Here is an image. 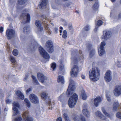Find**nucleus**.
Segmentation results:
<instances>
[{"mask_svg":"<svg viewBox=\"0 0 121 121\" xmlns=\"http://www.w3.org/2000/svg\"><path fill=\"white\" fill-rule=\"evenodd\" d=\"M100 75V71L96 67L92 68L89 72L90 78L92 81L95 82L98 80L99 78Z\"/></svg>","mask_w":121,"mask_h":121,"instance_id":"f257e3e1","label":"nucleus"},{"mask_svg":"<svg viewBox=\"0 0 121 121\" xmlns=\"http://www.w3.org/2000/svg\"><path fill=\"white\" fill-rule=\"evenodd\" d=\"M82 51L79 50L78 53H76L75 51H73L72 52L71 60L73 61V63H75L77 60H82L84 59Z\"/></svg>","mask_w":121,"mask_h":121,"instance_id":"f03ea898","label":"nucleus"},{"mask_svg":"<svg viewBox=\"0 0 121 121\" xmlns=\"http://www.w3.org/2000/svg\"><path fill=\"white\" fill-rule=\"evenodd\" d=\"M78 98L77 95L74 94L71 96L68 101V104L70 108H73L75 105Z\"/></svg>","mask_w":121,"mask_h":121,"instance_id":"7ed1b4c3","label":"nucleus"},{"mask_svg":"<svg viewBox=\"0 0 121 121\" xmlns=\"http://www.w3.org/2000/svg\"><path fill=\"white\" fill-rule=\"evenodd\" d=\"M79 72L78 67L76 65H74L71 70V75L73 77H78Z\"/></svg>","mask_w":121,"mask_h":121,"instance_id":"20e7f679","label":"nucleus"},{"mask_svg":"<svg viewBox=\"0 0 121 121\" xmlns=\"http://www.w3.org/2000/svg\"><path fill=\"white\" fill-rule=\"evenodd\" d=\"M37 75L38 78L42 83L48 82L49 79L45 76L42 73H38Z\"/></svg>","mask_w":121,"mask_h":121,"instance_id":"39448f33","label":"nucleus"},{"mask_svg":"<svg viewBox=\"0 0 121 121\" xmlns=\"http://www.w3.org/2000/svg\"><path fill=\"white\" fill-rule=\"evenodd\" d=\"M46 46L47 48V51L51 53L54 51L53 44L51 40H49L46 42Z\"/></svg>","mask_w":121,"mask_h":121,"instance_id":"423d86ee","label":"nucleus"},{"mask_svg":"<svg viewBox=\"0 0 121 121\" xmlns=\"http://www.w3.org/2000/svg\"><path fill=\"white\" fill-rule=\"evenodd\" d=\"M29 98L30 101L32 103L34 104H37L39 103V101L38 98L34 94H30Z\"/></svg>","mask_w":121,"mask_h":121,"instance_id":"0eeeda50","label":"nucleus"},{"mask_svg":"<svg viewBox=\"0 0 121 121\" xmlns=\"http://www.w3.org/2000/svg\"><path fill=\"white\" fill-rule=\"evenodd\" d=\"M105 45L104 42H102L99 48L98 49V52L99 55L101 56L105 53V51L104 49V47Z\"/></svg>","mask_w":121,"mask_h":121,"instance_id":"6e6552de","label":"nucleus"},{"mask_svg":"<svg viewBox=\"0 0 121 121\" xmlns=\"http://www.w3.org/2000/svg\"><path fill=\"white\" fill-rule=\"evenodd\" d=\"M39 50L41 55L44 58L47 59V61L50 58L48 54L41 47L39 48Z\"/></svg>","mask_w":121,"mask_h":121,"instance_id":"1a4fd4ad","label":"nucleus"},{"mask_svg":"<svg viewBox=\"0 0 121 121\" xmlns=\"http://www.w3.org/2000/svg\"><path fill=\"white\" fill-rule=\"evenodd\" d=\"M104 78L106 82H109L112 80V76L111 71L108 70L106 72L104 76Z\"/></svg>","mask_w":121,"mask_h":121,"instance_id":"9d476101","label":"nucleus"},{"mask_svg":"<svg viewBox=\"0 0 121 121\" xmlns=\"http://www.w3.org/2000/svg\"><path fill=\"white\" fill-rule=\"evenodd\" d=\"M15 31L12 29L7 30L6 31V34L7 38L9 39L14 36Z\"/></svg>","mask_w":121,"mask_h":121,"instance_id":"9b49d317","label":"nucleus"},{"mask_svg":"<svg viewBox=\"0 0 121 121\" xmlns=\"http://www.w3.org/2000/svg\"><path fill=\"white\" fill-rule=\"evenodd\" d=\"M111 36V32L109 31H104L101 38L104 40H107L110 38Z\"/></svg>","mask_w":121,"mask_h":121,"instance_id":"f8f14e48","label":"nucleus"},{"mask_svg":"<svg viewBox=\"0 0 121 121\" xmlns=\"http://www.w3.org/2000/svg\"><path fill=\"white\" fill-rule=\"evenodd\" d=\"M13 115L15 116L19 113V112L17 108H16L17 107V108H19V105L17 103L14 102L13 103Z\"/></svg>","mask_w":121,"mask_h":121,"instance_id":"ddd939ff","label":"nucleus"},{"mask_svg":"<svg viewBox=\"0 0 121 121\" xmlns=\"http://www.w3.org/2000/svg\"><path fill=\"white\" fill-rule=\"evenodd\" d=\"M114 94L116 96H118L121 94V86H116L114 91Z\"/></svg>","mask_w":121,"mask_h":121,"instance_id":"4468645a","label":"nucleus"},{"mask_svg":"<svg viewBox=\"0 0 121 121\" xmlns=\"http://www.w3.org/2000/svg\"><path fill=\"white\" fill-rule=\"evenodd\" d=\"M28 114L29 112L26 111L23 114L22 116L24 121H32V118L29 116Z\"/></svg>","mask_w":121,"mask_h":121,"instance_id":"2eb2a0df","label":"nucleus"},{"mask_svg":"<svg viewBox=\"0 0 121 121\" xmlns=\"http://www.w3.org/2000/svg\"><path fill=\"white\" fill-rule=\"evenodd\" d=\"M41 2L39 3V8L43 9L46 8L48 0H41Z\"/></svg>","mask_w":121,"mask_h":121,"instance_id":"dca6fc26","label":"nucleus"},{"mask_svg":"<svg viewBox=\"0 0 121 121\" xmlns=\"http://www.w3.org/2000/svg\"><path fill=\"white\" fill-rule=\"evenodd\" d=\"M35 24L37 26V31L36 32H41L43 30V27L41 26L40 22L38 20L35 21Z\"/></svg>","mask_w":121,"mask_h":121,"instance_id":"f3484780","label":"nucleus"},{"mask_svg":"<svg viewBox=\"0 0 121 121\" xmlns=\"http://www.w3.org/2000/svg\"><path fill=\"white\" fill-rule=\"evenodd\" d=\"M21 17H25L26 18L25 20V21H23L22 23H25L27 22H29L30 20V15L29 14H27L26 16V15L25 13H23L22 14Z\"/></svg>","mask_w":121,"mask_h":121,"instance_id":"a211bd4d","label":"nucleus"},{"mask_svg":"<svg viewBox=\"0 0 121 121\" xmlns=\"http://www.w3.org/2000/svg\"><path fill=\"white\" fill-rule=\"evenodd\" d=\"M74 121H86L85 118L82 115L76 116L73 118Z\"/></svg>","mask_w":121,"mask_h":121,"instance_id":"6ab92c4d","label":"nucleus"},{"mask_svg":"<svg viewBox=\"0 0 121 121\" xmlns=\"http://www.w3.org/2000/svg\"><path fill=\"white\" fill-rule=\"evenodd\" d=\"M102 101V99L100 97H97L94 99V104L95 106L96 107L98 106L99 103Z\"/></svg>","mask_w":121,"mask_h":121,"instance_id":"aec40b11","label":"nucleus"},{"mask_svg":"<svg viewBox=\"0 0 121 121\" xmlns=\"http://www.w3.org/2000/svg\"><path fill=\"white\" fill-rule=\"evenodd\" d=\"M82 112L83 114L86 116L88 117L89 116V112L86 108V106L84 105L83 106Z\"/></svg>","mask_w":121,"mask_h":121,"instance_id":"412c9836","label":"nucleus"},{"mask_svg":"<svg viewBox=\"0 0 121 121\" xmlns=\"http://www.w3.org/2000/svg\"><path fill=\"white\" fill-rule=\"evenodd\" d=\"M75 89L74 87H68L67 91V94L69 96H70L73 94L74 92V91Z\"/></svg>","mask_w":121,"mask_h":121,"instance_id":"4be33fe9","label":"nucleus"},{"mask_svg":"<svg viewBox=\"0 0 121 121\" xmlns=\"http://www.w3.org/2000/svg\"><path fill=\"white\" fill-rule=\"evenodd\" d=\"M95 114L96 116L100 117L101 120H104L105 119V117L99 111H98L96 112L95 113Z\"/></svg>","mask_w":121,"mask_h":121,"instance_id":"5701e85b","label":"nucleus"},{"mask_svg":"<svg viewBox=\"0 0 121 121\" xmlns=\"http://www.w3.org/2000/svg\"><path fill=\"white\" fill-rule=\"evenodd\" d=\"M41 96L42 99L44 100L49 98L48 93L45 92H42L41 94Z\"/></svg>","mask_w":121,"mask_h":121,"instance_id":"b1692460","label":"nucleus"},{"mask_svg":"<svg viewBox=\"0 0 121 121\" xmlns=\"http://www.w3.org/2000/svg\"><path fill=\"white\" fill-rule=\"evenodd\" d=\"M18 98L22 100L24 99V96L22 93L19 91H17L16 92Z\"/></svg>","mask_w":121,"mask_h":121,"instance_id":"393cba45","label":"nucleus"},{"mask_svg":"<svg viewBox=\"0 0 121 121\" xmlns=\"http://www.w3.org/2000/svg\"><path fill=\"white\" fill-rule=\"evenodd\" d=\"M99 5L98 2L96 1L95 2L94 4L92 6V8L95 11L97 10L99 7Z\"/></svg>","mask_w":121,"mask_h":121,"instance_id":"a878e982","label":"nucleus"},{"mask_svg":"<svg viewBox=\"0 0 121 121\" xmlns=\"http://www.w3.org/2000/svg\"><path fill=\"white\" fill-rule=\"evenodd\" d=\"M81 96L82 99L85 100L87 98V96L85 91L84 90H82L81 91Z\"/></svg>","mask_w":121,"mask_h":121,"instance_id":"bb28decb","label":"nucleus"},{"mask_svg":"<svg viewBox=\"0 0 121 121\" xmlns=\"http://www.w3.org/2000/svg\"><path fill=\"white\" fill-rule=\"evenodd\" d=\"M119 106L120 105L118 102H114L113 105V109L115 111L117 110Z\"/></svg>","mask_w":121,"mask_h":121,"instance_id":"cd10ccee","label":"nucleus"},{"mask_svg":"<svg viewBox=\"0 0 121 121\" xmlns=\"http://www.w3.org/2000/svg\"><path fill=\"white\" fill-rule=\"evenodd\" d=\"M103 22L102 21L100 20H98L97 23V26H96L95 28L94 29V31L96 32L97 30L98 27V26H100L102 24Z\"/></svg>","mask_w":121,"mask_h":121,"instance_id":"c85d7f7f","label":"nucleus"},{"mask_svg":"<svg viewBox=\"0 0 121 121\" xmlns=\"http://www.w3.org/2000/svg\"><path fill=\"white\" fill-rule=\"evenodd\" d=\"M58 82H60L62 84H63L64 83V78L63 76H59L58 78Z\"/></svg>","mask_w":121,"mask_h":121,"instance_id":"c756f323","label":"nucleus"},{"mask_svg":"<svg viewBox=\"0 0 121 121\" xmlns=\"http://www.w3.org/2000/svg\"><path fill=\"white\" fill-rule=\"evenodd\" d=\"M69 81L70 83L69 87H73L74 88H75V82L71 79H70Z\"/></svg>","mask_w":121,"mask_h":121,"instance_id":"7c9ffc66","label":"nucleus"},{"mask_svg":"<svg viewBox=\"0 0 121 121\" xmlns=\"http://www.w3.org/2000/svg\"><path fill=\"white\" fill-rule=\"evenodd\" d=\"M24 101L28 107L29 108H30L31 107V103L28 99L25 98L24 99Z\"/></svg>","mask_w":121,"mask_h":121,"instance_id":"2f4dec72","label":"nucleus"},{"mask_svg":"<svg viewBox=\"0 0 121 121\" xmlns=\"http://www.w3.org/2000/svg\"><path fill=\"white\" fill-rule=\"evenodd\" d=\"M30 28L28 26L25 27L23 29V31L24 33L28 34L29 33Z\"/></svg>","mask_w":121,"mask_h":121,"instance_id":"473e14b6","label":"nucleus"},{"mask_svg":"<svg viewBox=\"0 0 121 121\" xmlns=\"http://www.w3.org/2000/svg\"><path fill=\"white\" fill-rule=\"evenodd\" d=\"M102 110L103 113L106 117H109V114L106 112L104 108H102Z\"/></svg>","mask_w":121,"mask_h":121,"instance_id":"72a5a7b5","label":"nucleus"},{"mask_svg":"<svg viewBox=\"0 0 121 121\" xmlns=\"http://www.w3.org/2000/svg\"><path fill=\"white\" fill-rule=\"evenodd\" d=\"M90 29V26L89 25H87L85 26L83 30L85 31H88Z\"/></svg>","mask_w":121,"mask_h":121,"instance_id":"f704fd0d","label":"nucleus"},{"mask_svg":"<svg viewBox=\"0 0 121 121\" xmlns=\"http://www.w3.org/2000/svg\"><path fill=\"white\" fill-rule=\"evenodd\" d=\"M27 0H18V4H23L26 2Z\"/></svg>","mask_w":121,"mask_h":121,"instance_id":"c9c22d12","label":"nucleus"},{"mask_svg":"<svg viewBox=\"0 0 121 121\" xmlns=\"http://www.w3.org/2000/svg\"><path fill=\"white\" fill-rule=\"evenodd\" d=\"M22 120V117L20 116L15 117L12 121H21Z\"/></svg>","mask_w":121,"mask_h":121,"instance_id":"e433bc0d","label":"nucleus"},{"mask_svg":"<svg viewBox=\"0 0 121 121\" xmlns=\"http://www.w3.org/2000/svg\"><path fill=\"white\" fill-rule=\"evenodd\" d=\"M10 59L12 63H14L16 62V60L14 58L13 56H10Z\"/></svg>","mask_w":121,"mask_h":121,"instance_id":"4c0bfd02","label":"nucleus"},{"mask_svg":"<svg viewBox=\"0 0 121 121\" xmlns=\"http://www.w3.org/2000/svg\"><path fill=\"white\" fill-rule=\"evenodd\" d=\"M13 53L14 55L15 56H17L18 53V51L17 50L15 49L13 51Z\"/></svg>","mask_w":121,"mask_h":121,"instance_id":"58836bf2","label":"nucleus"},{"mask_svg":"<svg viewBox=\"0 0 121 121\" xmlns=\"http://www.w3.org/2000/svg\"><path fill=\"white\" fill-rule=\"evenodd\" d=\"M67 36V33L66 31L64 30L63 31V34L62 35V37L64 38H66Z\"/></svg>","mask_w":121,"mask_h":121,"instance_id":"ea45409f","label":"nucleus"},{"mask_svg":"<svg viewBox=\"0 0 121 121\" xmlns=\"http://www.w3.org/2000/svg\"><path fill=\"white\" fill-rule=\"evenodd\" d=\"M116 116L117 117L121 119V112H118L116 114Z\"/></svg>","mask_w":121,"mask_h":121,"instance_id":"a19ab883","label":"nucleus"},{"mask_svg":"<svg viewBox=\"0 0 121 121\" xmlns=\"http://www.w3.org/2000/svg\"><path fill=\"white\" fill-rule=\"evenodd\" d=\"M56 64L54 63H53L52 64L51 68L53 69V70H54L56 68Z\"/></svg>","mask_w":121,"mask_h":121,"instance_id":"79ce46f5","label":"nucleus"},{"mask_svg":"<svg viewBox=\"0 0 121 121\" xmlns=\"http://www.w3.org/2000/svg\"><path fill=\"white\" fill-rule=\"evenodd\" d=\"M30 43L33 47H34L35 46L36 44V42L34 39L32 40V41L30 42Z\"/></svg>","mask_w":121,"mask_h":121,"instance_id":"37998d69","label":"nucleus"},{"mask_svg":"<svg viewBox=\"0 0 121 121\" xmlns=\"http://www.w3.org/2000/svg\"><path fill=\"white\" fill-rule=\"evenodd\" d=\"M63 117L65 120L69 118L67 114L66 113H64L63 115Z\"/></svg>","mask_w":121,"mask_h":121,"instance_id":"c03bdc74","label":"nucleus"},{"mask_svg":"<svg viewBox=\"0 0 121 121\" xmlns=\"http://www.w3.org/2000/svg\"><path fill=\"white\" fill-rule=\"evenodd\" d=\"M95 50L93 49L92 50L91 52L90 53V55L91 56H93L95 54Z\"/></svg>","mask_w":121,"mask_h":121,"instance_id":"a18cd8bd","label":"nucleus"},{"mask_svg":"<svg viewBox=\"0 0 121 121\" xmlns=\"http://www.w3.org/2000/svg\"><path fill=\"white\" fill-rule=\"evenodd\" d=\"M59 67L60 69L61 70L63 69L64 68L63 65L62 64V62L61 61H60V65L59 66Z\"/></svg>","mask_w":121,"mask_h":121,"instance_id":"49530a36","label":"nucleus"},{"mask_svg":"<svg viewBox=\"0 0 121 121\" xmlns=\"http://www.w3.org/2000/svg\"><path fill=\"white\" fill-rule=\"evenodd\" d=\"M32 78L33 80L34 81V82H35L37 84L38 83V81L36 80V78L34 76L32 75Z\"/></svg>","mask_w":121,"mask_h":121,"instance_id":"de8ad7c7","label":"nucleus"},{"mask_svg":"<svg viewBox=\"0 0 121 121\" xmlns=\"http://www.w3.org/2000/svg\"><path fill=\"white\" fill-rule=\"evenodd\" d=\"M64 98V97L63 95H62L59 97L58 99L60 101H62Z\"/></svg>","mask_w":121,"mask_h":121,"instance_id":"09e8293b","label":"nucleus"},{"mask_svg":"<svg viewBox=\"0 0 121 121\" xmlns=\"http://www.w3.org/2000/svg\"><path fill=\"white\" fill-rule=\"evenodd\" d=\"M117 64L118 67L120 68L121 67V63L119 62H117Z\"/></svg>","mask_w":121,"mask_h":121,"instance_id":"8fccbe9b","label":"nucleus"},{"mask_svg":"<svg viewBox=\"0 0 121 121\" xmlns=\"http://www.w3.org/2000/svg\"><path fill=\"white\" fill-rule=\"evenodd\" d=\"M32 89L31 88H30L26 90V93L27 94H28L31 91Z\"/></svg>","mask_w":121,"mask_h":121,"instance_id":"3c124183","label":"nucleus"},{"mask_svg":"<svg viewBox=\"0 0 121 121\" xmlns=\"http://www.w3.org/2000/svg\"><path fill=\"white\" fill-rule=\"evenodd\" d=\"M11 102V101L9 99H7L6 100V102L7 104H9Z\"/></svg>","mask_w":121,"mask_h":121,"instance_id":"603ef678","label":"nucleus"},{"mask_svg":"<svg viewBox=\"0 0 121 121\" xmlns=\"http://www.w3.org/2000/svg\"><path fill=\"white\" fill-rule=\"evenodd\" d=\"M62 21L63 22L64 21V22L63 23V25L64 26H66L67 25V22L66 21H65V20H63Z\"/></svg>","mask_w":121,"mask_h":121,"instance_id":"864d4df0","label":"nucleus"},{"mask_svg":"<svg viewBox=\"0 0 121 121\" xmlns=\"http://www.w3.org/2000/svg\"><path fill=\"white\" fill-rule=\"evenodd\" d=\"M54 32L55 33H57L58 31V29L56 28H55L54 29Z\"/></svg>","mask_w":121,"mask_h":121,"instance_id":"5fc2aeb1","label":"nucleus"},{"mask_svg":"<svg viewBox=\"0 0 121 121\" xmlns=\"http://www.w3.org/2000/svg\"><path fill=\"white\" fill-rule=\"evenodd\" d=\"M3 31V27H0V32L2 33Z\"/></svg>","mask_w":121,"mask_h":121,"instance_id":"6e6d98bb","label":"nucleus"},{"mask_svg":"<svg viewBox=\"0 0 121 121\" xmlns=\"http://www.w3.org/2000/svg\"><path fill=\"white\" fill-rule=\"evenodd\" d=\"M57 121H62V119L61 117H59L56 120Z\"/></svg>","mask_w":121,"mask_h":121,"instance_id":"4d7b16f0","label":"nucleus"},{"mask_svg":"<svg viewBox=\"0 0 121 121\" xmlns=\"http://www.w3.org/2000/svg\"><path fill=\"white\" fill-rule=\"evenodd\" d=\"M68 28L70 30H71L72 28V26L71 24H69L68 26Z\"/></svg>","mask_w":121,"mask_h":121,"instance_id":"13d9d810","label":"nucleus"},{"mask_svg":"<svg viewBox=\"0 0 121 121\" xmlns=\"http://www.w3.org/2000/svg\"><path fill=\"white\" fill-rule=\"evenodd\" d=\"M28 78V75H26V76L24 78V81H26L27 79Z\"/></svg>","mask_w":121,"mask_h":121,"instance_id":"bf43d9fd","label":"nucleus"},{"mask_svg":"<svg viewBox=\"0 0 121 121\" xmlns=\"http://www.w3.org/2000/svg\"><path fill=\"white\" fill-rule=\"evenodd\" d=\"M106 97L107 98V99L108 100V101H110V97L109 96H108L107 95H106Z\"/></svg>","mask_w":121,"mask_h":121,"instance_id":"052dcab7","label":"nucleus"},{"mask_svg":"<svg viewBox=\"0 0 121 121\" xmlns=\"http://www.w3.org/2000/svg\"><path fill=\"white\" fill-rule=\"evenodd\" d=\"M91 46V44H89V45H87V47L88 48H90Z\"/></svg>","mask_w":121,"mask_h":121,"instance_id":"680f3d73","label":"nucleus"},{"mask_svg":"<svg viewBox=\"0 0 121 121\" xmlns=\"http://www.w3.org/2000/svg\"><path fill=\"white\" fill-rule=\"evenodd\" d=\"M3 94L1 93H0V97L2 98L3 97Z\"/></svg>","mask_w":121,"mask_h":121,"instance_id":"e2e57ef3","label":"nucleus"},{"mask_svg":"<svg viewBox=\"0 0 121 121\" xmlns=\"http://www.w3.org/2000/svg\"><path fill=\"white\" fill-rule=\"evenodd\" d=\"M82 78L83 79H84L85 78V77L83 75H82L81 76Z\"/></svg>","mask_w":121,"mask_h":121,"instance_id":"0e129e2a","label":"nucleus"},{"mask_svg":"<svg viewBox=\"0 0 121 121\" xmlns=\"http://www.w3.org/2000/svg\"><path fill=\"white\" fill-rule=\"evenodd\" d=\"M48 104L50 106L51 105V102L50 101H49L48 102Z\"/></svg>","mask_w":121,"mask_h":121,"instance_id":"69168bd1","label":"nucleus"},{"mask_svg":"<svg viewBox=\"0 0 121 121\" xmlns=\"http://www.w3.org/2000/svg\"><path fill=\"white\" fill-rule=\"evenodd\" d=\"M7 48L10 49L9 46V45L8 44H7Z\"/></svg>","mask_w":121,"mask_h":121,"instance_id":"338daca9","label":"nucleus"},{"mask_svg":"<svg viewBox=\"0 0 121 121\" xmlns=\"http://www.w3.org/2000/svg\"><path fill=\"white\" fill-rule=\"evenodd\" d=\"M113 14V13H112V12H111L110 15V16L111 17H112V16Z\"/></svg>","mask_w":121,"mask_h":121,"instance_id":"774afa93","label":"nucleus"}]
</instances>
